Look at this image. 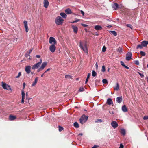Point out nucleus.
I'll use <instances>...</instances> for the list:
<instances>
[{"instance_id":"f257e3e1","label":"nucleus","mask_w":148,"mask_h":148,"mask_svg":"<svg viewBox=\"0 0 148 148\" xmlns=\"http://www.w3.org/2000/svg\"><path fill=\"white\" fill-rule=\"evenodd\" d=\"M79 46L85 53L87 54H88V49L86 44H85L84 46L83 42L80 41L79 42Z\"/></svg>"},{"instance_id":"f03ea898","label":"nucleus","mask_w":148,"mask_h":148,"mask_svg":"<svg viewBox=\"0 0 148 148\" xmlns=\"http://www.w3.org/2000/svg\"><path fill=\"white\" fill-rule=\"evenodd\" d=\"M88 116L85 115H83L79 119L80 123L82 124H83L88 120Z\"/></svg>"},{"instance_id":"7ed1b4c3","label":"nucleus","mask_w":148,"mask_h":148,"mask_svg":"<svg viewBox=\"0 0 148 148\" xmlns=\"http://www.w3.org/2000/svg\"><path fill=\"white\" fill-rule=\"evenodd\" d=\"M63 19L60 16L57 17L55 20V22L57 25H61L63 22Z\"/></svg>"},{"instance_id":"20e7f679","label":"nucleus","mask_w":148,"mask_h":148,"mask_svg":"<svg viewBox=\"0 0 148 148\" xmlns=\"http://www.w3.org/2000/svg\"><path fill=\"white\" fill-rule=\"evenodd\" d=\"M2 86L4 89H6L8 90H11L10 86L3 82H2Z\"/></svg>"},{"instance_id":"39448f33","label":"nucleus","mask_w":148,"mask_h":148,"mask_svg":"<svg viewBox=\"0 0 148 148\" xmlns=\"http://www.w3.org/2000/svg\"><path fill=\"white\" fill-rule=\"evenodd\" d=\"M49 43L52 45H56L57 43L56 41L55 38L52 37L49 38Z\"/></svg>"},{"instance_id":"423d86ee","label":"nucleus","mask_w":148,"mask_h":148,"mask_svg":"<svg viewBox=\"0 0 148 148\" xmlns=\"http://www.w3.org/2000/svg\"><path fill=\"white\" fill-rule=\"evenodd\" d=\"M132 54L131 52H129L126 54V60L127 61L129 60L132 58Z\"/></svg>"},{"instance_id":"0eeeda50","label":"nucleus","mask_w":148,"mask_h":148,"mask_svg":"<svg viewBox=\"0 0 148 148\" xmlns=\"http://www.w3.org/2000/svg\"><path fill=\"white\" fill-rule=\"evenodd\" d=\"M49 49L51 52L52 53L54 52L56 49L55 45H51L49 47Z\"/></svg>"},{"instance_id":"6e6552de","label":"nucleus","mask_w":148,"mask_h":148,"mask_svg":"<svg viewBox=\"0 0 148 148\" xmlns=\"http://www.w3.org/2000/svg\"><path fill=\"white\" fill-rule=\"evenodd\" d=\"M112 126L114 129L116 128L118 126V124L117 122L115 121H112L111 123Z\"/></svg>"},{"instance_id":"1a4fd4ad","label":"nucleus","mask_w":148,"mask_h":148,"mask_svg":"<svg viewBox=\"0 0 148 148\" xmlns=\"http://www.w3.org/2000/svg\"><path fill=\"white\" fill-rule=\"evenodd\" d=\"M24 27L25 29L26 32L27 33L28 32L29 29L27 25V22L26 21H24L23 22Z\"/></svg>"},{"instance_id":"9d476101","label":"nucleus","mask_w":148,"mask_h":148,"mask_svg":"<svg viewBox=\"0 0 148 148\" xmlns=\"http://www.w3.org/2000/svg\"><path fill=\"white\" fill-rule=\"evenodd\" d=\"M31 67L30 66H26L25 71L28 74H29L31 72Z\"/></svg>"},{"instance_id":"9b49d317","label":"nucleus","mask_w":148,"mask_h":148,"mask_svg":"<svg viewBox=\"0 0 148 148\" xmlns=\"http://www.w3.org/2000/svg\"><path fill=\"white\" fill-rule=\"evenodd\" d=\"M119 6L118 4L116 3H114L112 5V7L113 8L114 10H117Z\"/></svg>"},{"instance_id":"f8f14e48","label":"nucleus","mask_w":148,"mask_h":148,"mask_svg":"<svg viewBox=\"0 0 148 148\" xmlns=\"http://www.w3.org/2000/svg\"><path fill=\"white\" fill-rule=\"evenodd\" d=\"M73 29L74 32L75 33H77L78 31V28L76 26L73 25H71Z\"/></svg>"},{"instance_id":"ddd939ff","label":"nucleus","mask_w":148,"mask_h":148,"mask_svg":"<svg viewBox=\"0 0 148 148\" xmlns=\"http://www.w3.org/2000/svg\"><path fill=\"white\" fill-rule=\"evenodd\" d=\"M40 65L37 63L36 64L33 65L32 67V69L33 70H34L38 68L40 66Z\"/></svg>"},{"instance_id":"4468645a","label":"nucleus","mask_w":148,"mask_h":148,"mask_svg":"<svg viewBox=\"0 0 148 148\" xmlns=\"http://www.w3.org/2000/svg\"><path fill=\"white\" fill-rule=\"evenodd\" d=\"M141 44L142 45L143 47H145L148 44V41H143L141 42Z\"/></svg>"},{"instance_id":"2eb2a0df","label":"nucleus","mask_w":148,"mask_h":148,"mask_svg":"<svg viewBox=\"0 0 148 148\" xmlns=\"http://www.w3.org/2000/svg\"><path fill=\"white\" fill-rule=\"evenodd\" d=\"M44 6L45 8H47L49 5V3L47 0H44Z\"/></svg>"},{"instance_id":"dca6fc26","label":"nucleus","mask_w":148,"mask_h":148,"mask_svg":"<svg viewBox=\"0 0 148 148\" xmlns=\"http://www.w3.org/2000/svg\"><path fill=\"white\" fill-rule=\"evenodd\" d=\"M116 101L119 103H120L122 101V98L121 96L117 97Z\"/></svg>"},{"instance_id":"f3484780","label":"nucleus","mask_w":148,"mask_h":148,"mask_svg":"<svg viewBox=\"0 0 148 148\" xmlns=\"http://www.w3.org/2000/svg\"><path fill=\"white\" fill-rule=\"evenodd\" d=\"M47 63L46 62H45L42 63L41 66L40 67V68L43 70L44 68L47 65Z\"/></svg>"},{"instance_id":"a211bd4d","label":"nucleus","mask_w":148,"mask_h":148,"mask_svg":"<svg viewBox=\"0 0 148 148\" xmlns=\"http://www.w3.org/2000/svg\"><path fill=\"white\" fill-rule=\"evenodd\" d=\"M102 28L100 25H97L95 27V29L97 30H100L102 29Z\"/></svg>"},{"instance_id":"6ab92c4d","label":"nucleus","mask_w":148,"mask_h":148,"mask_svg":"<svg viewBox=\"0 0 148 148\" xmlns=\"http://www.w3.org/2000/svg\"><path fill=\"white\" fill-rule=\"evenodd\" d=\"M38 79V77L36 78L35 79L34 81L33 82V83L32 84V86H35L37 82Z\"/></svg>"},{"instance_id":"aec40b11","label":"nucleus","mask_w":148,"mask_h":148,"mask_svg":"<svg viewBox=\"0 0 148 148\" xmlns=\"http://www.w3.org/2000/svg\"><path fill=\"white\" fill-rule=\"evenodd\" d=\"M122 110L124 112H126L127 111V109L125 105L123 106L122 108Z\"/></svg>"},{"instance_id":"412c9836","label":"nucleus","mask_w":148,"mask_h":148,"mask_svg":"<svg viewBox=\"0 0 148 148\" xmlns=\"http://www.w3.org/2000/svg\"><path fill=\"white\" fill-rule=\"evenodd\" d=\"M107 102L108 105H110L112 103V101L110 98H108L107 99Z\"/></svg>"},{"instance_id":"4be33fe9","label":"nucleus","mask_w":148,"mask_h":148,"mask_svg":"<svg viewBox=\"0 0 148 148\" xmlns=\"http://www.w3.org/2000/svg\"><path fill=\"white\" fill-rule=\"evenodd\" d=\"M65 12L67 14H69L72 13L71 10L69 8H67L65 10Z\"/></svg>"},{"instance_id":"5701e85b","label":"nucleus","mask_w":148,"mask_h":148,"mask_svg":"<svg viewBox=\"0 0 148 148\" xmlns=\"http://www.w3.org/2000/svg\"><path fill=\"white\" fill-rule=\"evenodd\" d=\"M60 15L62 18H66L67 15L64 13H60Z\"/></svg>"},{"instance_id":"b1692460","label":"nucleus","mask_w":148,"mask_h":148,"mask_svg":"<svg viewBox=\"0 0 148 148\" xmlns=\"http://www.w3.org/2000/svg\"><path fill=\"white\" fill-rule=\"evenodd\" d=\"M16 118V117L14 116L10 115L9 117V119L11 121L14 120Z\"/></svg>"},{"instance_id":"393cba45","label":"nucleus","mask_w":148,"mask_h":148,"mask_svg":"<svg viewBox=\"0 0 148 148\" xmlns=\"http://www.w3.org/2000/svg\"><path fill=\"white\" fill-rule=\"evenodd\" d=\"M117 51L119 53H121L122 52V47H120L117 49Z\"/></svg>"},{"instance_id":"a878e982","label":"nucleus","mask_w":148,"mask_h":148,"mask_svg":"<svg viewBox=\"0 0 148 148\" xmlns=\"http://www.w3.org/2000/svg\"><path fill=\"white\" fill-rule=\"evenodd\" d=\"M119 85L118 83H117L115 87H114V90L116 91H118L119 89Z\"/></svg>"},{"instance_id":"bb28decb","label":"nucleus","mask_w":148,"mask_h":148,"mask_svg":"<svg viewBox=\"0 0 148 148\" xmlns=\"http://www.w3.org/2000/svg\"><path fill=\"white\" fill-rule=\"evenodd\" d=\"M90 73H88V75H87V78H86V80L85 81V84H86L87 83L88 81V79H89V78L90 77Z\"/></svg>"},{"instance_id":"cd10ccee","label":"nucleus","mask_w":148,"mask_h":148,"mask_svg":"<svg viewBox=\"0 0 148 148\" xmlns=\"http://www.w3.org/2000/svg\"><path fill=\"white\" fill-rule=\"evenodd\" d=\"M74 127L76 128H78L79 127V125L78 123L75 122L73 124Z\"/></svg>"},{"instance_id":"c85d7f7f","label":"nucleus","mask_w":148,"mask_h":148,"mask_svg":"<svg viewBox=\"0 0 148 148\" xmlns=\"http://www.w3.org/2000/svg\"><path fill=\"white\" fill-rule=\"evenodd\" d=\"M120 132L123 135H124L125 134V131L124 129H121Z\"/></svg>"},{"instance_id":"c756f323","label":"nucleus","mask_w":148,"mask_h":148,"mask_svg":"<svg viewBox=\"0 0 148 148\" xmlns=\"http://www.w3.org/2000/svg\"><path fill=\"white\" fill-rule=\"evenodd\" d=\"M25 56L29 59H30V53H28V51L25 54Z\"/></svg>"},{"instance_id":"7c9ffc66","label":"nucleus","mask_w":148,"mask_h":148,"mask_svg":"<svg viewBox=\"0 0 148 148\" xmlns=\"http://www.w3.org/2000/svg\"><path fill=\"white\" fill-rule=\"evenodd\" d=\"M109 32H111L112 34L115 36H116L117 35V34L115 31H110Z\"/></svg>"},{"instance_id":"2f4dec72","label":"nucleus","mask_w":148,"mask_h":148,"mask_svg":"<svg viewBox=\"0 0 148 148\" xmlns=\"http://www.w3.org/2000/svg\"><path fill=\"white\" fill-rule=\"evenodd\" d=\"M22 98L25 99V93L23 90L22 91Z\"/></svg>"},{"instance_id":"473e14b6","label":"nucleus","mask_w":148,"mask_h":148,"mask_svg":"<svg viewBox=\"0 0 148 148\" xmlns=\"http://www.w3.org/2000/svg\"><path fill=\"white\" fill-rule=\"evenodd\" d=\"M143 46L141 44H139L138 45L137 47V49L138 48H140V49H142L143 48Z\"/></svg>"},{"instance_id":"72a5a7b5","label":"nucleus","mask_w":148,"mask_h":148,"mask_svg":"<svg viewBox=\"0 0 148 148\" xmlns=\"http://www.w3.org/2000/svg\"><path fill=\"white\" fill-rule=\"evenodd\" d=\"M96 75V73L95 71L94 70H93L92 72V75L93 77H95Z\"/></svg>"},{"instance_id":"f704fd0d","label":"nucleus","mask_w":148,"mask_h":148,"mask_svg":"<svg viewBox=\"0 0 148 148\" xmlns=\"http://www.w3.org/2000/svg\"><path fill=\"white\" fill-rule=\"evenodd\" d=\"M79 90V92L83 91L84 90V89L83 87H80Z\"/></svg>"},{"instance_id":"c9c22d12","label":"nucleus","mask_w":148,"mask_h":148,"mask_svg":"<svg viewBox=\"0 0 148 148\" xmlns=\"http://www.w3.org/2000/svg\"><path fill=\"white\" fill-rule=\"evenodd\" d=\"M72 77L69 75H66L65 76V78H71Z\"/></svg>"},{"instance_id":"e433bc0d","label":"nucleus","mask_w":148,"mask_h":148,"mask_svg":"<svg viewBox=\"0 0 148 148\" xmlns=\"http://www.w3.org/2000/svg\"><path fill=\"white\" fill-rule=\"evenodd\" d=\"M105 67L104 66H102L101 71L103 72H104L105 71Z\"/></svg>"},{"instance_id":"4c0bfd02","label":"nucleus","mask_w":148,"mask_h":148,"mask_svg":"<svg viewBox=\"0 0 148 148\" xmlns=\"http://www.w3.org/2000/svg\"><path fill=\"white\" fill-rule=\"evenodd\" d=\"M102 121V120L100 119H98L96 120L95 122V123H98V122H101Z\"/></svg>"},{"instance_id":"58836bf2","label":"nucleus","mask_w":148,"mask_h":148,"mask_svg":"<svg viewBox=\"0 0 148 148\" xmlns=\"http://www.w3.org/2000/svg\"><path fill=\"white\" fill-rule=\"evenodd\" d=\"M109 113L111 114H114V112L113 110H111L109 111Z\"/></svg>"},{"instance_id":"ea45409f","label":"nucleus","mask_w":148,"mask_h":148,"mask_svg":"<svg viewBox=\"0 0 148 148\" xmlns=\"http://www.w3.org/2000/svg\"><path fill=\"white\" fill-rule=\"evenodd\" d=\"M21 72H19L18 75L15 77L16 78H19L21 75Z\"/></svg>"},{"instance_id":"a19ab883","label":"nucleus","mask_w":148,"mask_h":148,"mask_svg":"<svg viewBox=\"0 0 148 148\" xmlns=\"http://www.w3.org/2000/svg\"><path fill=\"white\" fill-rule=\"evenodd\" d=\"M102 82L104 84H106L107 83H108L107 80L105 79H103L102 80Z\"/></svg>"},{"instance_id":"79ce46f5","label":"nucleus","mask_w":148,"mask_h":148,"mask_svg":"<svg viewBox=\"0 0 148 148\" xmlns=\"http://www.w3.org/2000/svg\"><path fill=\"white\" fill-rule=\"evenodd\" d=\"M106 47H105V46H103L102 48V52H105L106 51Z\"/></svg>"},{"instance_id":"37998d69","label":"nucleus","mask_w":148,"mask_h":148,"mask_svg":"<svg viewBox=\"0 0 148 148\" xmlns=\"http://www.w3.org/2000/svg\"><path fill=\"white\" fill-rule=\"evenodd\" d=\"M140 53L141 55L143 56H145V53L144 52L142 51H141L140 52Z\"/></svg>"},{"instance_id":"c03bdc74","label":"nucleus","mask_w":148,"mask_h":148,"mask_svg":"<svg viewBox=\"0 0 148 148\" xmlns=\"http://www.w3.org/2000/svg\"><path fill=\"white\" fill-rule=\"evenodd\" d=\"M63 128L62 127L60 126H59V131H61L63 130Z\"/></svg>"},{"instance_id":"a18cd8bd","label":"nucleus","mask_w":148,"mask_h":148,"mask_svg":"<svg viewBox=\"0 0 148 148\" xmlns=\"http://www.w3.org/2000/svg\"><path fill=\"white\" fill-rule=\"evenodd\" d=\"M138 73L140 76L141 77L143 78L144 77V75L143 74L139 72H138Z\"/></svg>"},{"instance_id":"49530a36","label":"nucleus","mask_w":148,"mask_h":148,"mask_svg":"<svg viewBox=\"0 0 148 148\" xmlns=\"http://www.w3.org/2000/svg\"><path fill=\"white\" fill-rule=\"evenodd\" d=\"M135 64L137 65H139V61L138 60H136L135 61Z\"/></svg>"},{"instance_id":"de8ad7c7","label":"nucleus","mask_w":148,"mask_h":148,"mask_svg":"<svg viewBox=\"0 0 148 148\" xmlns=\"http://www.w3.org/2000/svg\"><path fill=\"white\" fill-rule=\"evenodd\" d=\"M143 119L144 120H147L148 119V116H145L143 117Z\"/></svg>"},{"instance_id":"09e8293b","label":"nucleus","mask_w":148,"mask_h":148,"mask_svg":"<svg viewBox=\"0 0 148 148\" xmlns=\"http://www.w3.org/2000/svg\"><path fill=\"white\" fill-rule=\"evenodd\" d=\"M119 148H123V145L122 144H120Z\"/></svg>"},{"instance_id":"8fccbe9b","label":"nucleus","mask_w":148,"mask_h":148,"mask_svg":"<svg viewBox=\"0 0 148 148\" xmlns=\"http://www.w3.org/2000/svg\"><path fill=\"white\" fill-rule=\"evenodd\" d=\"M42 69L40 67L37 70V72H39L40 71H41V70H42Z\"/></svg>"},{"instance_id":"3c124183","label":"nucleus","mask_w":148,"mask_h":148,"mask_svg":"<svg viewBox=\"0 0 148 148\" xmlns=\"http://www.w3.org/2000/svg\"><path fill=\"white\" fill-rule=\"evenodd\" d=\"M121 65L123 66L124 67V66L125 65L124 63L123 62V61H121Z\"/></svg>"},{"instance_id":"603ef678","label":"nucleus","mask_w":148,"mask_h":148,"mask_svg":"<svg viewBox=\"0 0 148 148\" xmlns=\"http://www.w3.org/2000/svg\"><path fill=\"white\" fill-rule=\"evenodd\" d=\"M81 25L82 26H84V27H86L88 26L87 25L85 24H82Z\"/></svg>"},{"instance_id":"864d4df0","label":"nucleus","mask_w":148,"mask_h":148,"mask_svg":"<svg viewBox=\"0 0 148 148\" xmlns=\"http://www.w3.org/2000/svg\"><path fill=\"white\" fill-rule=\"evenodd\" d=\"M42 62V60L41 59H40V62H38L37 63L39 64L40 66V64H41Z\"/></svg>"},{"instance_id":"5fc2aeb1","label":"nucleus","mask_w":148,"mask_h":148,"mask_svg":"<svg viewBox=\"0 0 148 148\" xmlns=\"http://www.w3.org/2000/svg\"><path fill=\"white\" fill-rule=\"evenodd\" d=\"M127 26L128 27H130V28L132 29V26L131 25L127 24Z\"/></svg>"},{"instance_id":"6e6d98bb","label":"nucleus","mask_w":148,"mask_h":148,"mask_svg":"<svg viewBox=\"0 0 148 148\" xmlns=\"http://www.w3.org/2000/svg\"><path fill=\"white\" fill-rule=\"evenodd\" d=\"M80 12H81V13L82 14V15L83 16H84V12L82 10H81L80 11Z\"/></svg>"},{"instance_id":"4d7b16f0","label":"nucleus","mask_w":148,"mask_h":148,"mask_svg":"<svg viewBox=\"0 0 148 148\" xmlns=\"http://www.w3.org/2000/svg\"><path fill=\"white\" fill-rule=\"evenodd\" d=\"M25 85H26V84H25V82L23 83V89H24V88L25 87Z\"/></svg>"},{"instance_id":"13d9d810","label":"nucleus","mask_w":148,"mask_h":148,"mask_svg":"<svg viewBox=\"0 0 148 148\" xmlns=\"http://www.w3.org/2000/svg\"><path fill=\"white\" fill-rule=\"evenodd\" d=\"M36 57L38 58H40V55H36Z\"/></svg>"},{"instance_id":"bf43d9fd","label":"nucleus","mask_w":148,"mask_h":148,"mask_svg":"<svg viewBox=\"0 0 148 148\" xmlns=\"http://www.w3.org/2000/svg\"><path fill=\"white\" fill-rule=\"evenodd\" d=\"M50 70V68H48V69H47V70L44 73H45L46 72H47V71Z\"/></svg>"},{"instance_id":"052dcab7","label":"nucleus","mask_w":148,"mask_h":148,"mask_svg":"<svg viewBox=\"0 0 148 148\" xmlns=\"http://www.w3.org/2000/svg\"><path fill=\"white\" fill-rule=\"evenodd\" d=\"M124 67L125 68H126V69H128L129 68V67H128V66H127L125 65L124 66Z\"/></svg>"},{"instance_id":"680f3d73","label":"nucleus","mask_w":148,"mask_h":148,"mask_svg":"<svg viewBox=\"0 0 148 148\" xmlns=\"http://www.w3.org/2000/svg\"><path fill=\"white\" fill-rule=\"evenodd\" d=\"M112 27V26L111 25H108L107 26V27L108 28H110Z\"/></svg>"},{"instance_id":"e2e57ef3","label":"nucleus","mask_w":148,"mask_h":148,"mask_svg":"<svg viewBox=\"0 0 148 148\" xmlns=\"http://www.w3.org/2000/svg\"><path fill=\"white\" fill-rule=\"evenodd\" d=\"M24 99L22 98V100H21V103H23L24 102Z\"/></svg>"},{"instance_id":"0e129e2a","label":"nucleus","mask_w":148,"mask_h":148,"mask_svg":"<svg viewBox=\"0 0 148 148\" xmlns=\"http://www.w3.org/2000/svg\"><path fill=\"white\" fill-rule=\"evenodd\" d=\"M79 21V19H77V20H75V21H74V22H75V23L77 22H78Z\"/></svg>"},{"instance_id":"69168bd1","label":"nucleus","mask_w":148,"mask_h":148,"mask_svg":"<svg viewBox=\"0 0 148 148\" xmlns=\"http://www.w3.org/2000/svg\"><path fill=\"white\" fill-rule=\"evenodd\" d=\"M97 145H95L93 147H92V148H97Z\"/></svg>"},{"instance_id":"338daca9","label":"nucleus","mask_w":148,"mask_h":148,"mask_svg":"<svg viewBox=\"0 0 148 148\" xmlns=\"http://www.w3.org/2000/svg\"><path fill=\"white\" fill-rule=\"evenodd\" d=\"M32 51V49H31L29 50V52H28V53H29L30 54V53Z\"/></svg>"},{"instance_id":"774afa93","label":"nucleus","mask_w":148,"mask_h":148,"mask_svg":"<svg viewBox=\"0 0 148 148\" xmlns=\"http://www.w3.org/2000/svg\"><path fill=\"white\" fill-rule=\"evenodd\" d=\"M96 67V68H97L98 67V65L97 63H96V64H95Z\"/></svg>"}]
</instances>
